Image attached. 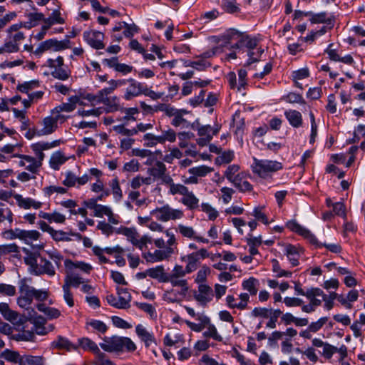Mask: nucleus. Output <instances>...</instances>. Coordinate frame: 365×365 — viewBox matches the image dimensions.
Instances as JSON below:
<instances>
[{
	"instance_id": "f257e3e1",
	"label": "nucleus",
	"mask_w": 365,
	"mask_h": 365,
	"mask_svg": "<svg viewBox=\"0 0 365 365\" xmlns=\"http://www.w3.org/2000/svg\"><path fill=\"white\" fill-rule=\"evenodd\" d=\"M19 293L16 302L18 305L24 309H28L31 305L34 299L38 302L47 300L49 296L48 290L36 289L27 284L26 279L19 282Z\"/></svg>"
},
{
	"instance_id": "f03ea898",
	"label": "nucleus",
	"mask_w": 365,
	"mask_h": 365,
	"mask_svg": "<svg viewBox=\"0 0 365 365\" xmlns=\"http://www.w3.org/2000/svg\"><path fill=\"white\" fill-rule=\"evenodd\" d=\"M251 168L254 174L261 178L268 179L272 178L274 173L281 170L283 165L282 163L277 160H259L254 158Z\"/></svg>"
},
{
	"instance_id": "7ed1b4c3",
	"label": "nucleus",
	"mask_w": 365,
	"mask_h": 365,
	"mask_svg": "<svg viewBox=\"0 0 365 365\" xmlns=\"http://www.w3.org/2000/svg\"><path fill=\"white\" fill-rule=\"evenodd\" d=\"M100 346L108 352L134 351L136 346L128 337L113 336L104 339Z\"/></svg>"
},
{
	"instance_id": "20e7f679",
	"label": "nucleus",
	"mask_w": 365,
	"mask_h": 365,
	"mask_svg": "<svg viewBox=\"0 0 365 365\" xmlns=\"http://www.w3.org/2000/svg\"><path fill=\"white\" fill-rule=\"evenodd\" d=\"M287 227L291 230L293 231L299 235H302L305 239L309 240V242L317 247H322L324 246L327 247L329 251H331L333 253H339L341 250V247L340 245L337 244H322L319 243L316 238V237L307 228L302 227L301 225L297 223L296 221L292 220L289 221L287 223Z\"/></svg>"
},
{
	"instance_id": "39448f33",
	"label": "nucleus",
	"mask_w": 365,
	"mask_h": 365,
	"mask_svg": "<svg viewBox=\"0 0 365 365\" xmlns=\"http://www.w3.org/2000/svg\"><path fill=\"white\" fill-rule=\"evenodd\" d=\"M45 66L51 68V76L56 79L66 81L71 76V71L64 64V59L59 56L56 58H48L46 61Z\"/></svg>"
},
{
	"instance_id": "423d86ee",
	"label": "nucleus",
	"mask_w": 365,
	"mask_h": 365,
	"mask_svg": "<svg viewBox=\"0 0 365 365\" xmlns=\"http://www.w3.org/2000/svg\"><path fill=\"white\" fill-rule=\"evenodd\" d=\"M143 140L144 141V146L152 148L156 146L158 144H165V142H175L176 140V133L172 128L163 130L162 134L160 135H155L153 133H148L143 135Z\"/></svg>"
},
{
	"instance_id": "0eeeda50",
	"label": "nucleus",
	"mask_w": 365,
	"mask_h": 365,
	"mask_svg": "<svg viewBox=\"0 0 365 365\" xmlns=\"http://www.w3.org/2000/svg\"><path fill=\"white\" fill-rule=\"evenodd\" d=\"M150 215L158 221L168 222L182 218L183 212L178 209H173L169 205H165L152 210Z\"/></svg>"
},
{
	"instance_id": "6e6552de",
	"label": "nucleus",
	"mask_w": 365,
	"mask_h": 365,
	"mask_svg": "<svg viewBox=\"0 0 365 365\" xmlns=\"http://www.w3.org/2000/svg\"><path fill=\"white\" fill-rule=\"evenodd\" d=\"M220 129V126L218 125H215V127H212L210 125L199 127L197 129V133L200 138L197 140V144L200 146L207 145L212 139L213 135L217 134Z\"/></svg>"
},
{
	"instance_id": "1a4fd4ad",
	"label": "nucleus",
	"mask_w": 365,
	"mask_h": 365,
	"mask_svg": "<svg viewBox=\"0 0 365 365\" xmlns=\"http://www.w3.org/2000/svg\"><path fill=\"white\" fill-rule=\"evenodd\" d=\"M83 38L93 48L99 50L105 47L103 43L104 34L102 32L95 30L84 31Z\"/></svg>"
},
{
	"instance_id": "9d476101",
	"label": "nucleus",
	"mask_w": 365,
	"mask_h": 365,
	"mask_svg": "<svg viewBox=\"0 0 365 365\" xmlns=\"http://www.w3.org/2000/svg\"><path fill=\"white\" fill-rule=\"evenodd\" d=\"M305 16L309 17V21L312 24H324L325 26H328L329 30L332 29L335 23V16L334 15H329L326 12L313 13L312 11H307L305 13Z\"/></svg>"
},
{
	"instance_id": "9b49d317",
	"label": "nucleus",
	"mask_w": 365,
	"mask_h": 365,
	"mask_svg": "<svg viewBox=\"0 0 365 365\" xmlns=\"http://www.w3.org/2000/svg\"><path fill=\"white\" fill-rule=\"evenodd\" d=\"M173 253V248L167 247L165 250H155L153 252L144 253L143 257L148 262L155 263L168 259Z\"/></svg>"
},
{
	"instance_id": "f8f14e48",
	"label": "nucleus",
	"mask_w": 365,
	"mask_h": 365,
	"mask_svg": "<svg viewBox=\"0 0 365 365\" xmlns=\"http://www.w3.org/2000/svg\"><path fill=\"white\" fill-rule=\"evenodd\" d=\"M60 142V140H57L52 142L41 141L32 144L31 148L36 155V160H39L40 163H42V161L45 158V155L43 151L58 146Z\"/></svg>"
},
{
	"instance_id": "ddd939ff",
	"label": "nucleus",
	"mask_w": 365,
	"mask_h": 365,
	"mask_svg": "<svg viewBox=\"0 0 365 365\" xmlns=\"http://www.w3.org/2000/svg\"><path fill=\"white\" fill-rule=\"evenodd\" d=\"M214 294L212 288L204 284L198 286V291L194 293L195 299L202 306L212 300Z\"/></svg>"
},
{
	"instance_id": "4468645a",
	"label": "nucleus",
	"mask_w": 365,
	"mask_h": 365,
	"mask_svg": "<svg viewBox=\"0 0 365 365\" xmlns=\"http://www.w3.org/2000/svg\"><path fill=\"white\" fill-rule=\"evenodd\" d=\"M235 36H237V38H240L241 46H245L250 50H252L257 46L259 40L257 37L243 34L235 29H232L228 34L230 38H235Z\"/></svg>"
},
{
	"instance_id": "2eb2a0df",
	"label": "nucleus",
	"mask_w": 365,
	"mask_h": 365,
	"mask_svg": "<svg viewBox=\"0 0 365 365\" xmlns=\"http://www.w3.org/2000/svg\"><path fill=\"white\" fill-rule=\"evenodd\" d=\"M240 302H237L236 298L233 295H227L226 297V305L230 309H237L239 310H245L248 307L250 296L247 293H241L239 295Z\"/></svg>"
},
{
	"instance_id": "dca6fc26",
	"label": "nucleus",
	"mask_w": 365,
	"mask_h": 365,
	"mask_svg": "<svg viewBox=\"0 0 365 365\" xmlns=\"http://www.w3.org/2000/svg\"><path fill=\"white\" fill-rule=\"evenodd\" d=\"M135 333L139 339L144 343L146 348L153 344H157L156 339L153 333L150 332L143 325L139 324L135 327Z\"/></svg>"
},
{
	"instance_id": "f3484780",
	"label": "nucleus",
	"mask_w": 365,
	"mask_h": 365,
	"mask_svg": "<svg viewBox=\"0 0 365 365\" xmlns=\"http://www.w3.org/2000/svg\"><path fill=\"white\" fill-rule=\"evenodd\" d=\"M128 81L130 83V86L126 88L124 95V98L125 100L129 101L133 97L143 94L145 86L143 83H139L133 78L128 79Z\"/></svg>"
},
{
	"instance_id": "a211bd4d",
	"label": "nucleus",
	"mask_w": 365,
	"mask_h": 365,
	"mask_svg": "<svg viewBox=\"0 0 365 365\" xmlns=\"http://www.w3.org/2000/svg\"><path fill=\"white\" fill-rule=\"evenodd\" d=\"M64 265L66 269L70 270L71 272H76V269H79L84 273L89 274L93 269L92 266L90 264L81 261L73 262L69 259H66L64 261Z\"/></svg>"
},
{
	"instance_id": "6ab92c4d",
	"label": "nucleus",
	"mask_w": 365,
	"mask_h": 365,
	"mask_svg": "<svg viewBox=\"0 0 365 365\" xmlns=\"http://www.w3.org/2000/svg\"><path fill=\"white\" fill-rule=\"evenodd\" d=\"M99 103L105 106L107 113H113L121 110L120 98L116 96L99 98Z\"/></svg>"
},
{
	"instance_id": "aec40b11",
	"label": "nucleus",
	"mask_w": 365,
	"mask_h": 365,
	"mask_svg": "<svg viewBox=\"0 0 365 365\" xmlns=\"http://www.w3.org/2000/svg\"><path fill=\"white\" fill-rule=\"evenodd\" d=\"M85 282H86V281L76 272L66 270V276L64 279L63 285H67L69 288H77Z\"/></svg>"
},
{
	"instance_id": "412c9836",
	"label": "nucleus",
	"mask_w": 365,
	"mask_h": 365,
	"mask_svg": "<svg viewBox=\"0 0 365 365\" xmlns=\"http://www.w3.org/2000/svg\"><path fill=\"white\" fill-rule=\"evenodd\" d=\"M41 125H42V128L38 129L39 131L37 133L38 136L48 135L56 131L58 128V125L54 120L49 116L44 118L41 122Z\"/></svg>"
},
{
	"instance_id": "4be33fe9",
	"label": "nucleus",
	"mask_w": 365,
	"mask_h": 365,
	"mask_svg": "<svg viewBox=\"0 0 365 365\" xmlns=\"http://www.w3.org/2000/svg\"><path fill=\"white\" fill-rule=\"evenodd\" d=\"M23 26V23L16 24L11 26L7 30L8 38L16 43L18 46L25 38L24 33L19 31V29Z\"/></svg>"
},
{
	"instance_id": "5701e85b",
	"label": "nucleus",
	"mask_w": 365,
	"mask_h": 365,
	"mask_svg": "<svg viewBox=\"0 0 365 365\" xmlns=\"http://www.w3.org/2000/svg\"><path fill=\"white\" fill-rule=\"evenodd\" d=\"M117 293L118 294V309H128L130 307V302L131 301L132 297L130 294L128 292V289L125 288H117Z\"/></svg>"
},
{
	"instance_id": "b1692460",
	"label": "nucleus",
	"mask_w": 365,
	"mask_h": 365,
	"mask_svg": "<svg viewBox=\"0 0 365 365\" xmlns=\"http://www.w3.org/2000/svg\"><path fill=\"white\" fill-rule=\"evenodd\" d=\"M17 156L21 159L26 160V163L25 169L31 172L32 174H36L42 165V163H40L39 160H36L35 158L30 155H18Z\"/></svg>"
},
{
	"instance_id": "393cba45",
	"label": "nucleus",
	"mask_w": 365,
	"mask_h": 365,
	"mask_svg": "<svg viewBox=\"0 0 365 365\" xmlns=\"http://www.w3.org/2000/svg\"><path fill=\"white\" fill-rule=\"evenodd\" d=\"M324 292L318 287H312L306 290V297L309 300V303L315 307L322 304V300L317 299V297H322Z\"/></svg>"
},
{
	"instance_id": "a878e982",
	"label": "nucleus",
	"mask_w": 365,
	"mask_h": 365,
	"mask_svg": "<svg viewBox=\"0 0 365 365\" xmlns=\"http://www.w3.org/2000/svg\"><path fill=\"white\" fill-rule=\"evenodd\" d=\"M147 274L153 279H157L159 282H165L168 274L165 272L163 265H158L155 267L149 268L147 269Z\"/></svg>"
},
{
	"instance_id": "bb28decb",
	"label": "nucleus",
	"mask_w": 365,
	"mask_h": 365,
	"mask_svg": "<svg viewBox=\"0 0 365 365\" xmlns=\"http://www.w3.org/2000/svg\"><path fill=\"white\" fill-rule=\"evenodd\" d=\"M284 115L289 124L294 128H299L302 125V116L300 112L296 110H288Z\"/></svg>"
},
{
	"instance_id": "cd10ccee",
	"label": "nucleus",
	"mask_w": 365,
	"mask_h": 365,
	"mask_svg": "<svg viewBox=\"0 0 365 365\" xmlns=\"http://www.w3.org/2000/svg\"><path fill=\"white\" fill-rule=\"evenodd\" d=\"M15 199L17 201L18 205L20 207L24 209H29L30 207H34L35 209H38L41 207L42 203L40 202L35 201L31 198H24L21 195H16Z\"/></svg>"
},
{
	"instance_id": "c85d7f7f",
	"label": "nucleus",
	"mask_w": 365,
	"mask_h": 365,
	"mask_svg": "<svg viewBox=\"0 0 365 365\" xmlns=\"http://www.w3.org/2000/svg\"><path fill=\"white\" fill-rule=\"evenodd\" d=\"M78 102L79 97L78 96H73L68 98V102L63 103L58 106H56L54 108V113L71 112L76 108V104Z\"/></svg>"
},
{
	"instance_id": "c756f323",
	"label": "nucleus",
	"mask_w": 365,
	"mask_h": 365,
	"mask_svg": "<svg viewBox=\"0 0 365 365\" xmlns=\"http://www.w3.org/2000/svg\"><path fill=\"white\" fill-rule=\"evenodd\" d=\"M182 261H184L187 263L185 268L187 273H191L196 270L200 264V259H198V257L194 254V252L182 257Z\"/></svg>"
},
{
	"instance_id": "7c9ffc66",
	"label": "nucleus",
	"mask_w": 365,
	"mask_h": 365,
	"mask_svg": "<svg viewBox=\"0 0 365 365\" xmlns=\"http://www.w3.org/2000/svg\"><path fill=\"white\" fill-rule=\"evenodd\" d=\"M19 252V247L13 243L9 245H0V259L4 255H6L9 253H15ZM5 272L4 264L1 261H0V276Z\"/></svg>"
},
{
	"instance_id": "2f4dec72",
	"label": "nucleus",
	"mask_w": 365,
	"mask_h": 365,
	"mask_svg": "<svg viewBox=\"0 0 365 365\" xmlns=\"http://www.w3.org/2000/svg\"><path fill=\"white\" fill-rule=\"evenodd\" d=\"M52 346L58 349L72 351L76 349V345L72 344L68 339L63 336H58L56 340L52 342Z\"/></svg>"
},
{
	"instance_id": "473e14b6",
	"label": "nucleus",
	"mask_w": 365,
	"mask_h": 365,
	"mask_svg": "<svg viewBox=\"0 0 365 365\" xmlns=\"http://www.w3.org/2000/svg\"><path fill=\"white\" fill-rule=\"evenodd\" d=\"M50 51H61L71 48V41L69 39L66 38L62 41H58L56 38L49 39Z\"/></svg>"
},
{
	"instance_id": "72a5a7b5",
	"label": "nucleus",
	"mask_w": 365,
	"mask_h": 365,
	"mask_svg": "<svg viewBox=\"0 0 365 365\" xmlns=\"http://www.w3.org/2000/svg\"><path fill=\"white\" fill-rule=\"evenodd\" d=\"M259 280L255 277H250L244 280L242 287L244 290L247 291L250 295H256L258 292Z\"/></svg>"
},
{
	"instance_id": "f704fd0d",
	"label": "nucleus",
	"mask_w": 365,
	"mask_h": 365,
	"mask_svg": "<svg viewBox=\"0 0 365 365\" xmlns=\"http://www.w3.org/2000/svg\"><path fill=\"white\" fill-rule=\"evenodd\" d=\"M67 158L63 155V154L58 151L53 153L51 156L49 165L52 169L58 170L61 165L64 164Z\"/></svg>"
},
{
	"instance_id": "c9c22d12",
	"label": "nucleus",
	"mask_w": 365,
	"mask_h": 365,
	"mask_svg": "<svg viewBox=\"0 0 365 365\" xmlns=\"http://www.w3.org/2000/svg\"><path fill=\"white\" fill-rule=\"evenodd\" d=\"M43 14L41 13H29L27 14L28 21L23 23L24 27L30 29L37 26L43 19Z\"/></svg>"
},
{
	"instance_id": "e433bc0d",
	"label": "nucleus",
	"mask_w": 365,
	"mask_h": 365,
	"mask_svg": "<svg viewBox=\"0 0 365 365\" xmlns=\"http://www.w3.org/2000/svg\"><path fill=\"white\" fill-rule=\"evenodd\" d=\"M117 233L122 234L127 237L128 240L134 245L140 238L139 234L135 228L122 227L118 229Z\"/></svg>"
},
{
	"instance_id": "4c0bfd02",
	"label": "nucleus",
	"mask_w": 365,
	"mask_h": 365,
	"mask_svg": "<svg viewBox=\"0 0 365 365\" xmlns=\"http://www.w3.org/2000/svg\"><path fill=\"white\" fill-rule=\"evenodd\" d=\"M285 254L292 266H297L299 264L298 249L292 245H288L285 248Z\"/></svg>"
},
{
	"instance_id": "58836bf2",
	"label": "nucleus",
	"mask_w": 365,
	"mask_h": 365,
	"mask_svg": "<svg viewBox=\"0 0 365 365\" xmlns=\"http://www.w3.org/2000/svg\"><path fill=\"white\" fill-rule=\"evenodd\" d=\"M181 202L190 209H195L198 207L199 200L192 192L188 190L181 199Z\"/></svg>"
},
{
	"instance_id": "ea45409f",
	"label": "nucleus",
	"mask_w": 365,
	"mask_h": 365,
	"mask_svg": "<svg viewBox=\"0 0 365 365\" xmlns=\"http://www.w3.org/2000/svg\"><path fill=\"white\" fill-rule=\"evenodd\" d=\"M38 274H46L49 276H53L56 274L55 269L51 262L45 259H41L38 265Z\"/></svg>"
},
{
	"instance_id": "a19ab883",
	"label": "nucleus",
	"mask_w": 365,
	"mask_h": 365,
	"mask_svg": "<svg viewBox=\"0 0 365 365\" xmlns=\"http://www.w3.org/2000/svg\"><path fill=\"white\" fill-rule=\"evenodd\" d=\"M109 185L111 188L115 200L117 202L120 201L123 198V192L119 184L118 178L115 177L112 179L109 182Z\"/></svg>"
},
{
	"instance_id": "79ce46f5",
	"label": "nucleus",
	"mask_w": 365,
	"mask_h": 365,
	"mask_svg": "<svg viewBox=\"0 0 365 365\" xmlns=\"http://www.w3.org/2000/svg\"><path fill=\"white\" fill-rule=\"evenodd\" d=\"M149 173L155 178L159 179L167 171L165 165L160 162L157 161L154 165L149 169Z\"/></svg>"
},
{
	"instance_id": "37998d69",
	"label": "nucleus",
	"mask_w": 365,
	"mask_h": 365,
	"mask_svg": "<svg viewBox=\"0 0 365 365\" xmlns=\"http://www.w3.org/2000/svg\"><path fill=\"white\" fill-rule=\"evenodd\" d=\"M1 356L6 359L7 361L19 364L22 359V356L17 351H11L9 349L4 350L1 354Z\"/></svg>"
},
{
	"instance_id": "c03bdc74",
	"label": "nucleus",
	"mask_w": 365,
	"mask_h": 365,
	"mask_svg": "<svg viewBox=\"0 0 365 365\" xmlns=\"http://www.w3.org/2000/svg\"><path fill=\"white\" fill-rule=\"evenodd\" d=\"M182 277H168L165 280V282H170L173 287H180L182 288V291L185 293L188 290L187 282Z\"/></svg>"
},
{
	"instance_id": "a18cd8bd",
	"label": "nucleus",
	"mask_w": 365,
	"mask_h": 365,
	"mask_svg": "<svg viewBox=\"0 0 365 365\" xmlns=\"http://www.w3.org/2000/svg\"><path fill=\"white\" fill-rule=\"evenodd\" d=\"M212 171V168L207 165L193 167L189 169L190 174L197 177H204Z\"/></svg>"
},
{
	"instance_id": "49530a36",
	"label": "nucleus",
	"mask_w": 365,
	"mask_h": 365,
	"mask_svg": "<svg viewBox=\"0 0 365 365\" xmlns=\"http://www.w3.org/2000/svg\"><path fill=\"white\" fill-rule=\"evenodd\" d=\"M13 213L11 210L5 207V205L2 202L0 203V222H3L7 220L9 224L13 222Z\"/></svg>"
},
{
	"instance_id": "de8ad7c7",
	"label": "nucleus",
	"mask_w": 365,
	"mask_h": 365,
	"mask_svg": "<svg viewBox=\"0 0 365 365\" xmlns=\"http://www.w3.org/2000/svg\"><path fill=\"white\" fill-rule=\"evenodd\" d=\"M272 271L276 273L277 277H291L292 275V272L289 271H285L284 269H282L279 265V262L273 259L272 260Z\"/></svg>"
},
{
	"instance_id": "09e8293b",
	"label": "nucleus",
	"mask_w": 365,
	"mask_h": 365,
	"mask_svg": "<svg viewBox=\"0 0 365 365\" xmlns=\"http://www.w3.org/2000/svg\"><path fill=\"white\" fill-rule=\"evenodd\" d=\"M20 365H43V363L40 356L25 355L22 356Z\"/></svg>"
},
{
	"instance_id": "8fccbe9b",
	"label": "nucleus",
	"mask_w": 365,
	"mask_h": 365,
	"mask_svg": "<svg viewBox=\"0 0 365 365\" xmlns=\"http://www.w3.org/2000/svg\"><path fill=\"white\" fill-rule=\"evenodd\" d=\"M177 231L179 232L183 237L193 239L196 237V232L192 227L185 226L180 224L178 225Z\"/></svg>"
},
{
	"instance_id": "3c124183",
	"label": "nucleus",
	"mask_w": 365,
	"mask_h": 365,
	"mask_svg": "<svg viewBox=\"0 0 365 365\" xmlns=\"http://www.w3.org/2000/svg\"><path fill=\"white\" fill-rule=\"evenodd\" d=\"M79 345L84 349H88L95 354L99 351L98 345L88 338H82L78 339Z\"/></svg>"
},
{
	"instance_id": "603ef678",
	"label": "nucleus",
	"mask_w": 365,
	"mask_h": 365,
	"mask_svg": "<svg viewBox=\"0 0 365 365\" xmlns=\"http://www.w3.org/2000/svg\"><path fill=\"white\" fill-rule=\"evenodd\" d=\"M113 130L118 134L128 137L135 135L138 133V130L136 128L128 129L124 125H114L113 127Z\"/></svg>"
},
{
	"instance_id": "864d4df0",
	"label": "nucleus",
	"mask_w": 365,
	"mask_h": 365,
	"mask_svg": "<svg viewBox=\"0 0 365 365\" xmlns=\"http://www.w3.org/2000/svg\"><path fill=\"white\" fill-rule=\"evenodd\" d=\"M19 50V46L16 43L13 42L10 38H8L5 43L0 47V54L17 52Z\"/></svg>"
},
{
	"instance_id": "5fc2aeb1",
	"label": "nucleus",
	"mask_w": 365,
	"mask_h": 365,
	"mask_svg": "<svg viewBox=\"0 0 365 365\" xmlns=\"http://www.w3.org/2000/svg\"><path fill=\"white\" fill-rule=\"evenodd\" d=\"M135 305L140 309L149 314L151 318H155L157 317L156 310L152 304L148 303L136 302Z\"/></svg>"
},
{
	"instance_id": "6e6d98bb",
	"label": "nucleus",
	"mask_w": 365,
	"mask_h": 365,
	"mask_svg": "<svg viewBox=\"0 0 365 365\" xmlns=\"http://www.w3.org/2000/svg\"><path fill=\"white\" fill-rule=\"evenodd\" d=\"M222 6L224 10L228 13L232 14L240 11V8L237 5L236 0H222Z\"/></svg>"
},
{
	"instance_id": "4d7b16f0",
	"label": "nucleus",
	"mask_w": 365,
	"mask_h": 365,
	"mask_svg": "<svg viewBox=\"0 0 365 365\" xmlns=\"http://www.w3.org/2000/svg\"><path fill=\"white\" fill-rule=\"evenodd\" d=\"M78 177L71 171H67L65 173V179L63 181V184L68 187L76 186L77 183Z\"/></svg>"
},
{
	"instance_id": "13d9d810",
	"label": "nucleus",
	"mask_w": 365,
	"mask_h": 365,
	"mask_svg": "<svg viewBox=\"0 0 365 365\" xmlns=\"http://www.w3.org/2000/svg\"><path fill=\"white\" fill-rule=\"evenodd\" d=\"M52 238L57 242L59 241H64V242H68L71 241V239L68 237L69 233L66 232L63 230H53L51 234Z\"/></svg>"
},
{
	"instance_id": "bf43d9fd",
	"label": "nucleus",
	"mask_w": 365,
	"mask_h": 365,
	"mask_svg": "<svg viewBox=\"0 0 365 365\" xmlns=\"http://www.w3.org/2000/svg\"><path fill=\"white\" fill-rule=\"evenodd\" d=\"M188 188L182 184H172L170 188L169 189V193L175 195L177 194L184 195L188 191Z\"/></svg>"
},
{
	"instance_id": "052dcab7",
	"label": "nucleus",
	"mask_w": 365,
	"mask_h": 365,
	"mask_svg": "<svg viewBox=\"0 0 365 365\" xmlns=\"http://www.w3.org/2000/svg\"><path fill=\"white\" fill-rule=\"evenodd\" d=\"M62 289L63 292V299L69 307H73L74 306V300L71 288L68 287L67 285L63 284Z\"/></svg>"
},
{
	"instance_id": "680f3d73",
	"label": "nucleus",
	"mask_w": 365,
	"mask_h": 365,
	"mask_svg": "<svg viewBox=\"0 0 365 365\" xmlns=\"http://www.w3.org/2000/svg\"><path fill=\"white\" fill-rule=\"evenodd\" d=\"M210 269L206 265L202 266L201 269L197 272L195 278L197 283H202L206 280L207 276L210 274Z\"/></svg>"
},
{
	"instance_id": "e2e57ef3",
	"label": "nucleus",
	"mask_w": 365,
	"mask_h": 365,
	"mask_svg": "<svg viewBox=\"0 0 365 365\" xmlns=\"http://www.w3.org/2000/svg\"><path fill=\"white\" fill-rule=\"evenodd\" d=\"M0 294L8 297L14 296L16 294V287L11 284L1 283Z\"/></svg>"
},
{
	"instance_id": "0e129e2a",
	"label": "nucleus",
	"mask_w": 365,
	"mask_h": 365,
	"mask_svg": "<svg viewBox=\"0 0 365 365\" xmlns=\"http://www.w3.org/2000/svg\"><path fill=\"white\" fill-rule=\"evenodd\" d=\"M187 111L184 109H181L173 116V119L171 121V124L175 127H178L183 123L186 122V120L183 118V115L187 114Z\"/></svg>"
},
{
	"instance_id": "69168bd1",
	"label": "nucleus",
	"mask_w": 365,
	"mask_h": 365,
	"mask_svg": "<svg viewBox=\"0 0 365 365\" xmlns=\"http://www.w3.org/2000/svg\"><path fill=\"white\" fill-rule=\"evenodd\" d=\"M264 207H255L252 215L256 220L261 221L262 223L267 225L269 224L267 215L262 212Z\"/></svg>"
},
{
	"instance_id": "338daca9",
	"label": "nucleus",
	"mask_w": 365,
	"mask_h": 365,
	"mask_svg": "<svg viewBox=\"0 0 365 365\" xmlns=\"http://www.w3.org/2000/svg\"><path fill=\"white\" fill-rule=\"evenodd\" d=\"M203 334L206 337H211L218 341H221L222 340V337L218 334L217 329L213 324H210L207 330L205 331Z\"/></svg>"
},
{
	"instance_id": "774afa93",
	"label": "nucleus",
	"mask_w": 365,
	"mask_h": 365,
	"mask_svg": "<svg viewBox=\"0 0 365 365\" xmlns=\"http://www.w3.org/2000/svg\"><path fill=\"white\" fill-rule=\"evenodd\" d=\"M38 81H31L28 82H25L23 84L19 85L17 89L21 92L27 93L29 91L38 87Z\"/></svg>"
}]
</instances>
